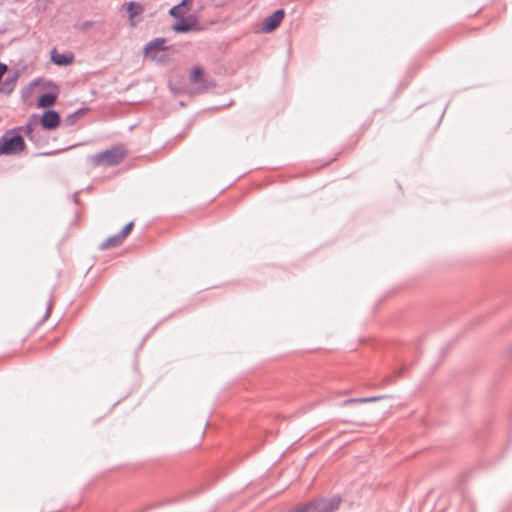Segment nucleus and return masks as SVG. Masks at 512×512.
<instances>
[{
	"mask_svg": "<svg viewBox=\"0 0 512 512\" xmlns=\"http://www.w3.org/2000/svg\"><path fill=\"white\" fill-rule=\"evenodd\" d=\"M126 156L124 146H114L105 151L96 153L89 157V161L94 167H113L120 164Z\"/></svg>",
	"mask_w": 512,
	"mask_h": 512,
	"instance_id": "nucleus-1",
	"label": "nucleus"
},
{
	"mask_svg": "<svg viewBox=\"0 0 512 512\" xmlns=\"http://www.w3.org/2000/svg\"><path fill=\"white\" fill-rule=\"evenodd\" d=\"M0 144L4 155H17L26 148L23 136L14 129L6 131L0 137Z\"/></svg>",
	"mask_w": 512,
	"mask_h": 512,
	"instance_id": "nucleus-2",
	"label": "nucleus"
},
{
	"mask_svg": "<svg viewBox=\"0 0 512 512\" xmlns=\"http://www.w3.org/2000/svg\"><path fill=\"white\" fill-rule=\"evenodd\" d=\"M128 236V223L122 227L120 232L116 235L110 236L99 245V250L105 251L113 248H117Z\"/></svg>",
	"mask_w": 512,
	"mask_h": 512,
	"instance_id": "nucleus-3",
	"label": "nucleus"
},
{
	"mask_svg": "<svg viewBox=\"0 0 512 512\" xmlns=\"http://www.w3.org/2000/svg\"><path fill=\"white\" fill-rule=\"evenodd\" d=\"M38 123L43 129L53 130L60 124V115L55 110H46L43 115L38 118Z\"/></svg>",
	"mask_w": 512,
	"mask_h": 512,
	"instance_id": "nucleus-4",
	"label": "nucleus"
},
{
	"mask_svg": "<svg viewBox=\"0 0 512 512\" xmlns=\"http://www.w3.org/2000/svg\"><path fill=\"white\" fill-rule=\"evenodd\" d=\"M285 11L283 9H278L273 12L271 15L266 17L263 21L262 32L268 33L275 30L282 20L284 19Z\"/></svg>",
	"mask_w": 512,
	"mask_h": 512,
	"instance_id": "nucleus-5",
	"label": "nucleus"
},
{
	"mask_svg": "<svg viewBox=\"0 0 512 512\" xmlns=\"http://www.w3.org/2000/svg\"><path fill=\"white\" fill-rule=\"evenodd\" d=\"M38 124V116L36 114H32L24 126H19L13 129L19 134L23 133L29 140L35 141Z\"/></svg>",
	"mask_w": 512,
	"mask_h": 512,
	"instance_id": "nucleus-6",
	"label": "nucleus"
},
{
	"mask_svg": "<svg viewBox=\"0 0 512 512\" xmlns=\"http://www.w3.org/2000/svg\"><path fill=\"white\" fill-rule=\"evenodd\" d=\"M74 60V55L72 53H63L59 54L56 49L51 51V61L58 66H66L70 65Z\"/></svg>",
	"mask_w": 512,
	"mask_h": 512,
	"instance_id": "nucleus-7",
	"label": "nucleus"
},
{
	"mask_svg": "<svg viewBox=\"0 0 512 512\" xmlns=\"http://www.w3.org/2000/svg\"><path fill=\"white\" fill-rule=\"evenodd\" d=\"M187 2H191V0H182L181 3L170 9L169 14L177 19L183 18L187 13V9L185 8Z\"/></svg>",
	"mask_w": 512,
	"mask_h": 512,
	"instance_id": "nucleus-8",
	"label": "nucleus"
},
{
	"mask_svg": "<svg viewBox=\"0 0 512 512\" xmlns=\"http://www.w3.org/2000/svg\"><path fill=\"white\" fill-rule=\"evenodd\" d=\"M195 24L193 22H188L184 17L179 19V21L174 24L173 30L179 33H185L193 30Z\"/></svg>",
	"mask_w": 512,
	"mask_h": 512,
	"instance_id": "nucleus-9",
	"label": "nucleus"
},
{
	"mask_svg": "<svg viewBox=\"0 0 512 512\" xmlns=\"http://www.w3.org/2000/svg\"><path fill=\"white\" fill-rule=\"evenodd\" d=\"M88 111V108H80L77 111L73 112L72 114L68 115L64 119V124L67 126L74 125L82 116L85 115V113Z\"/></svg>",
	"mask_w": 512,
	"mask_h": 512,
	"instance_id": "nucleus-10",
	"label": "nucleus"
},
{
	"mask_svg": "<svg viewBox=\"0 0 512 512\" xmlns=\"http://www.w3.org/2000/svg\"><path fill=\"white\" fill-rule=\"evenodd\" d=\"M56 102V95L52 93H44L38 99V107H50Z\"/></svg>",
	"mask_w": 512,
	"mask_h": 512,
	"instance_id": "nucleus-11",
	"label": "nucleus"
},
{
	"mask_svg": "<svg viewBox=\"0 0 512 512\" xmlns=\"http://www.w3.org/2000/svg\"><path fill=\"white\" fill-rule=\"evenodd\" d=\"M387 398L386 395L383 396H375V397H365V398H351L344 401V404H351V403H371L376 402L382 399Z\"/></svg>",
	"mask_w": 512,
	"mask_h": 512,
	"instance_id": "nucleus-12",
	"label": "nucleus"
},
{
	"mask_svg": "<svg viewBox=\"0 0 512 512\" xmlns=\"http://www.w3.org/2000/svg\"><path fill=\"white\" fill-rule=\"evenodd\" d=\"M143 11L141 5L130 1V26H134L136 24L135 18Z\"/></svg>",
	"mask_w": 512,
	"mask_h": 512,
	"instance_id": "nucleus-13",
	"label": "nucleus"
},
{
	"mask_svg": "<svg viewBox=\"0 0 512 512\" xmlns=\"http://www.w3.org/2000/svg\"><path fill=\"white\" fill-rule=\"evenodd\" d=\"M165 40L163 38H156L150 41L144 48V52L148 54L152 50H161Z\"/></svg>",
	"mask_w": 512,
	"mask_h": 512,
	"instance_id": "nucleus-14",
	"label": "nucleus"
},
{
	"mask_svg": "<svg viewBox=\"0 0 512 512\" xmlns=\"http://www.w3.org/2000/svg\"><path fill=\"white\" fill-rule=\"evenodd\" d=\"M203 77V70L200 67H195L190 75V80L193 83H199L201 82Z\"/></svg>",
	"mask_w": 512,
	"mask_h": 512,
	"instance_id": "nucleus-15",
	"label": "nucleus"
},
{
	"mask_svg": "<svg viewBox=\"0 0 512 512\" xmlns=\"http://www.w3.org/2000/svg\"><path fill=\"white\" fill-rule=\"evenodd\" d=\"M17 78H18V74H14L11 78L7 77L6 78V83L14 85L16 80H17Z\"/></svg>",
	"mask_w": 512,
	"mask_h": 512,
	"instance_id": "nucleus-16",
	"label": "nucleus"
},
{
	"mask_svg": "<svg viewBox=\"0 0 512 512\" xmlns=\"http://www.w3.org/2000/svg\"><path fill=\"white\" fill-rule=\"evenodd\" d=\"M51 310H52V302L50 301L47 305L45 316H44L43 320H45L49 317Z\"/></svg>",
	"mask_w": 512,
	"mask_h": 512,
	"instance_id": "nucleus-17",
	"label": "nucleus"
},
{
	"mask_svg": "<svg viewBox=\"0 0 512 512\" xmlns=\"http://www.w3.org/2000/svg\"><path fill=\"white\" fill-rule=\"evenodd\" d=\"M122 9L128 11V3H124Z\"/></svg>",
	"mask_w": 512,
	"mask_h": 512,
	"instance_id": "nucleus-18",
	"label": "nucleus"
},
{
	"mask_svg": "<svg viewBox=\"0 0 512 512\" xmlns=\"http://www.w3.org/2000/svg\"><path fill=\"white\" fill-rule=\"evenodd\" d=\"M133 226H134L133 222H130V224H129V227H130V232L132 231V229H133Z\"/></svg>",
	"mask_w": 512,
	"mask_h": 512,
	"instance_id": "nucleus-19",
	"label": "nucleus"
}]
</instances>
